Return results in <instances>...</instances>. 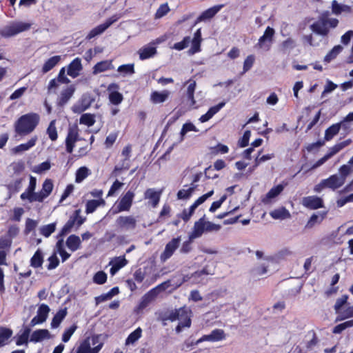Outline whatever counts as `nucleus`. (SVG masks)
<instances>
[{
    "instance_id": "f257e3e1",
    "label": "nucleus",
    "mask_w": 353,
    "mask_h": 353,
    "mask_svg": "<svg viewBox=\"0 0 353 353\" xmlns=\"http://www.w3.org/2000/svg\"><path fill=\"white\" fill-rule=\"evenodd\" d=\"M39 121V116L36 113H29L21 116L14 125L15 132L19 135L31 133Z\"/></svg>"
},
{
    "instance_id": "f03ea898",
    "label": "nucleus",
    "mask_w": 353,
    "mask_h": 353,
    "mask_svg": "<svg viewBox=\"0 0 353 353\" xmlns=\"http://www.w3.org/2000/svg\"><path fill=\"white\" fill-rule=\"evenodd\" d=\"M339 21L336 19H330L327 14H322L319 20L311 25V29L313 32L323 36L327 35L329 32V28H335L337 26Z\"/></svg>"
},
{
    "instance_id": "7ed1b4c3",
    "label": "nucleus",
    "mask_w": 353,
    "mask_h": 353,
    "mask_svg": "<svg viewBox=\"0 0 353 353\" xmlns=\"http://www.w3.org/2000/svg\"><path fill=\"white\" fill-rule=\"evenodd\" d=\"M170 286V281H165L150 290L141 298L139 309L146 307L157 296L160 292L164 291Z\"/></svg>"
},
{
    "instance_id": "20e7f679",
    "label": "nucleus",
    "mask_w": 353,
    "mask_h": 353,
    "mask_svg": "<svg viewBox=\"0 0 353 353\" xmlns=\"http://www.w3.org/2000/svg\"><path fill=\"white\" fill-rule=\"evenodd\" d=\"M97 339L95 337L86 338L79 345L76 353H99L103 346V343H100L95 345Z\"/></svg>"
},
{
    "instance_id": "39448f33",
    "label": "nucleus",
    "mask_w": 353,
    "mask_h": 353,
    "mask_svg": "<svg viewBox=\"0 0 353 353\" xmlns=\"http://www.w3.org/2000/svg\"><path fill=\"white\" fill-rule=\"evenodd\" d=\"M30 28V24L24 22H16L7 26L0 30L3 37H10Z\"/></svg>"
},
{
    "instance_id": "423d86ee",
    "label": "nucleus",
    "mask_w": 353,
    "mask_h": 353,
    "mask_svg": "<svg viewBox=\"0 0 353 353\" xmlns=\"http://www.w3.org/2000/svg\"><path fill=\"white\" fill-rule=\"evenodd\" d=\"M225 339V334L223 330L215 329L213 330L209 334H205L200 339H199L195 343H191L189 344L185 343L187 347H190L193 345H199L203 341L216 342L220 341Z\"/></svg>"
},
{
    "instance_id": "0eeeda50",
    "label": "nucleus",
    "mask_w": 353,
    "mask_h": 353,
    "mask_svg": "<svg viewBox=\"0 0 353 353\" xmlns=\"http://www.w3.org/2000/svg\"><path fill=\"white\" fill-rule=\"evenodd\" d=\"M274 33V30L268 26L265 29L263 34L259 39L255 48L262 49L265 51H268L271 48Z\"/></svg>"
},
{
    "instance_id": "6e6552de",
    "label": "nucleus",
    "mask_w": 353,
    "mask_h": 353,
    "mask_svg": "<svg viewBox=\"0 0 353 353\" xmlns=\"http://www.w3.org/2000/svg\"><path fill=\"white\" fill-rule=\"evenodd\" d=\"M187 85L185 92V103L190 109H194L199 107L196 101L194 99V92L196 83L194 80L190 79L184 83V86Z\"/></svg>"
},
{
    "instance_id": "1a4fd4ad",
    "label": "nucleus",
    "mask_w": 353,
    "mask_h": 353,
    "mask_svg": "<svg viewBox=\"0 0 353 353\" xmlns=\"http://www.w3.org/2000/svg\"><path fill=\"white\" fill-rule=\"evenodd\" d=\"M181 243V237L173 238L165 246L163 252L160 255L161 262L168 260L178 249Z\"/></svg>"
},
{
    "instance_id": "9d476101",
    "label": "nucleus",
    "mask_w": 353,
    "mask_h": 353,
    "mask_svg": "<svg viewBox=\"0 0 353 353\" xmlns=\"http://www.w3.org/2000/svg\"><path fill=\"white\" fill-rule=\"evenodd\" d=\"M50 311V309L48 305L44 303L41 304L37 310V315L30 321V326L33 327L45 322Z\"/></svg>"
},
{
    "instance_id": "9b49d317",
    "label": "nucleus",
    "mask_w": 353,
    "mask_h": 353,
    "mask_svg": "<svg viewBox=\"0 0 353 353\" xmlns=\"http://www.w3.org/2000/svg\"><path fill=\"white\" fill-rule=\"evenodd\" d=\"M78 127L73 125L69 128L68 135L65 139V148L68 153H72L75 145V143L79 139Z\"/></svg>"
},
{
    "instance_id": "f8f14e48",
    "label": "nucleus",
    "mask_w": 353,
    "mask_h": 353,
    "mask_svg": "<svg viewBox=\"0 0 353 353\" xmlns=\"http://www.w3.org/2000/svg\"><path fill=\"white\" fill-rule=\"evenodd\" d=\"M134 192L129 190L120 199L117 205V212H121L123 211L130 210L132 201L134 197Z\"/></svg>"
},
{
    "instance_id": "ddd939ff",
    "label": "nucleus",
    "mask_w": 353,
    "mask_h": 353,
    "mask_svg": "<svg viewBox=\"0 0 353 353\" xmlns=\"http://www.w3.org/2000/svg\"><path fill=\"white\" fill-rule=\"evenodd\" d=\"M118 19L116 17H112L108 19L105 23L97 26V27L92 29L88 34L86 36V39H91L98 35L101 34L105 32L113 23L117 21Z\"/></svg>"
},
{
    "instance_id": "4468645a",
    "label": "nucleus",
    "mask_w": 353,
    "mask_h": 353,
    "mask_svg": "<svg viewBox=\"0 0 353 353\" xmlns=\"http://www.w3.org/2000/svg\"><path fill=\"white\" fill-rule=\"evenodd\" d=\"M301 203L304 207L310 210H316L323 207V199L316 196L303 197Z\"/></svg>"
},
{
    "instance_id": "2eb2a0df",
    "label": "nucleus",
    "mask_w": 353,
    "mask_h": 353,
    "mask_svg": "<svg viewBox=\"0 0 353 353\" xmlns=\"http://www.w3.org/2000/svg\"><path fill=\"white\" fill-rule=\"evenodd\" d=\"M119 88V86L116 83H112L108 86L107 90L110 92L109 99L114 105L120 104L123 99L122 94L117 91Z\"/></svg>"
},
{
    "instance_id": "dca6fc26",
    "label": "nucleus",
    "mask_w": 353,
    "mask_h": 353,
    "mask_svg": "<svg viewBox=\"0 0 353 353\" xmlns=\"http://www.w3.org/2000/svg\"><path fill=\"white\" fill-rule=\"evenodd\" d=\"M205 216L203 215L194 224L192 232L189 234V239L190 241H193L195 239L199 238L202 236L205 230Z\"/></svg>"
},
{
    "instance_id": "f3484780",
    "label": "nucleus",
    "mask_w": 353,
    "mask_h": 353,
    "mask_svg": "<svg viewBox=\"0 0 353 353\" xmlns=\"http://www.w3.org/2000/svg\"><path fill=\"white\" fill-rule=\"evenodd\" d=\"M117 225L124 230H133L136 228L137 220L132 216H120L117 220Z\"/></svg>"
},
{
    "instance_id": "a211bd4d",
    "label": "nucleus",
    "mask_w": 353,
    "mask_h": 353,
    "mask_svg": "<svg viewBox=\"0 0 353 353\" xmlns=\"http://www.w3.org/2000/svg\"><path fill=\"white\" fill-rule=\"evenodd\" d=\"M162 190L157 191L154 188H148L144 193V199L149 201V204L156 208L160 201Z\"/></svg>"
},
{
    "instance_id": "6ab92c4d",
    "label": "nucleus",
    "mask_w": 353,
    "mask_h": 353,
    "mask_svg": "<svg viewBox=\"0 0 353 353\" xmlns=\"http://www.w3.org/2000/svg\"><path fill=\"white\" fill-rule=\"evenodd\" d=\"M157 48L154 43H148L141 47L137 52L139 59L145 60L153 57L157 54Z\"/></svg>"
},
{
    "instance_id": "aec40b11",
    "label": "nucleus",
    "mask_w": 353,
    "mask_h": 353,
    "mask_svg": "<svg viewBox=\"0 0 353 353\" xmlns=\"http://www.w3.org/2000/svg\"><path fill=\"white\" fill-rule=\"evenodd\" d=\"M53 189V183L52 180L46 179L43 183L42 189L40 192H37V201L42 202L46 198H47Z\"/></svg>"
},
{
    "instance_id": "412c9836",
    "label": "nucleus",
    "mask_w": 353,
    "mask_h": 353,
    "mask_svg": "<svg viewBox=\"0 0 353 353\" xmlns=\"http://www.w3.org/2000/svg\"><path fill=\"white\" fill-rule=\"evenodd\" d=\"M325 181L327 184V188L332 190L341 188L345 183L343 178L340 177L337 174L331 175L327 179H325Z\"/></svg>"
},
{
    "instance_id": "4be33fe9",
    "label": "nucleus",
    "mask_w": 353,
    "mask_h": 353,
    "mask_svg": "<svg viewBox=\"0 0 353 353\" xmlns=\"http://www.w3.org/2000/svg\"><path fill=\"white\" fill-rule=\"evenodd\" d=\"M74 92L75 87L73 85H70L67 88L62 90L58 100V105L59 106L65 105L72 97Z\"/></svg>"
},
{
    "instance_id": "5701e85b",
    "label": "nucleus",
    "mask_w": 353,
    "mask_h": 353,
    "mask_svg": "<svg viewBox=\"0 0 353 353\" xmlns=\"http://www.w3.org/2000/svg\"><path fill=\"white\" fill-rule=\"evenodd\" d=\"M91 103L92 101L89 97H83L78 103L72 107V110L74 113L80 114L89 108Z\"/></svg>"
},
{
    "instance_id": "b1692460",
    "label": "nucleus",
    "mask_w": 353,
    "mask_h": 353,
    "mask_svg": "<svg viewBox=\"0 0 353 353\" xmlns=\"http://www.w3.org/2000/svg\"><path fill=\"white\" fill-rule=\"evenodd\" d=\"M82 70L81 61L79 58L74 59L68 66V74L72 78L79 76Z\"/></svg>"
},
{
    "instance_id": "393cba45",
    "label": "nucleus",
    "mask_w": 353,
    "mask_h": 353,
    "mask_svg": "<svg viewBox=\"0 0 353 353\" xmlns=\"http://www.w3.org/2000/svg\"><path fill=\"white\" fill-rule=\"evenodd\" d=\"M114 66L112 60H105L98 62L93 67L92 73L97 74L107 70H114Z\"/></svg>"
},
{
    "instance_id": "a878e982",
    "label": "nucleus",
    "mask_w": 353,
    "mask_h": 353,
    "mask_svg": "<svg viewBox=\"0 0 353 353\" xmlns=\"http://www.w3.org/2000/svg\"><path fill=\"white\" fill-rule=\"evenodd\" d=\"M37 137L31 138L27 143H21L12 149V152L14 154H21L23 152L29 150L34 147L37 143Z\"/></svg>"
},
{
    "instance_id": "bb28decb",
    "label": "nucleus",
    "mask_w": 353,
    "mask_h": 353,
    "mask_svg": "<svg viewBox=\"0 0 353 353\" xmlns=\"http://www.w3.org/2000/svg\"><path fill=\"white\" fill-rule=\"evenodd\" d=\"M50 338V334L48 330L40 329L35 330L32 332L30 336V341L38 343L43 339H48Z\"/></svg>"
},
{
    "instance_id": "cd10ccee",
    "label": "nucleus",
    "mask_w": 353,
    "mask_h": 353,
    "mask_svg": "<svg viewBox=\"0 0 353 353\" xmlns=\"http://www.w3.org/2000/svg\"><path fill=\"white\" fill-rule=\"evenodd\" d=\"M225 105V102H221L218 105L211 107L205 114H203L199 118V121L201 123H205L209 121L215 114H216L222 108H223Z\"/></svg>"
},
{
    "instance_id": "c85d7f7f",
    "label": "nucleus",
    "mask_w": 353,
    "mask_h": 353,
    "mask_svg": "<svg viewBox=\"0 0 353 353\" xmlns=\"http://www.w3.org/2000/svg\"><path fill=\"white\" fill-rule=\"evenodd\" d=\"M170 94V92L168 90H163L162 92L154 91L150 95V100L153 103H163L168 99Z\"/></svg>"
},
{
    "instance_id": "c756f323",
    "label": "nucleus",
    "mask_w": 353,
    "mask_h": 353,
    "mask_svg": "<svg viewBox=\"0 0 353 353\" xmlns=\"http://www.w3.org/2000/svg\"><path fill=\"white\" fill-rule=\"evenodd\" d=\"M214 194V191L211 190L209 192L202 195L199 198H198L194 203L189 208L188 210V214L192 216V215L194 214L195 210L197 208V207L202 203H203L209 197L212 196Z\"/></svg>"
},
{
    "instance_id": "7c9ffc66",
    "label": "nucleus",
    "mask_w": 353,
    "mask_h": 353,
    "mask_svg": "<svg viewBox=\"0 0 353 353\" xmlns=\"http://www.w3.org/2000/svg\"><path fill=\"white\" fill-rule=\"evenodd\" d=\"M214 194V191L211 190L209 192L202 195L199 198H198L194 203L189 208L188 210V214L192 216V215L194 214L195 210L197 208V207L202 203H203L209 197L212 196Z\"/></svg>"
},
{
    "instance_id": "2f4dec72",
    "label": "nucleus",
    "mask_w": 353,
    "mask_h": 353,
    "mask_svg": "<svg viewBox=\"0 0 353 353\" xmlns=\"http://www.w3.org/2000/svg\"><path fill=\"white\" fill-rule=\"evenodd\" d=\"M223 5H217L205 10L198 18V21H205L212 18L222 8Z\"/></svg>"
},
{
    "instance_id": "473e14b6",
    "label": "nucleus",
    "mask_w": 353,
    "mask_h": 353,
    "mask_svg": "<svg viewBox=\"0 0 353 353\" xmlns=\"http://www.w3.org/2000/svg\"><path fill=\"white\" fill-rule=\"evenodd\" d=\"M117 72L123 77L132 76L135 73L134 64L128 63L121 65L118 67Z\"/></svg>"
},
{
    "instance_id": "72a5a7b5",
    "label": "nucleus",
    "mask_w": 353,
    "mask_h": 353,
    "mask_svg": "<svg viewBox=\"0 0 353 353\" xmlns=\"http://www.w3.org/2000/svg\"><path fill=\"white\" fill-rule=\"evenodd\" d=\"M61 61V56L56 55L48 59L42 67V72L47 73L52 68H54Z\"/></svg>"
},
{
    "instance_id": "f704fd0d",
    "label": "nucleus",
    "mask_w": 353,
    "mask_h": 353,
    "mask_svg": "<svg viewBox=\"0 0 353 353\" xmlns=\"http://www.w3.org/2000/svg\"><path fill=\"white\" fill-rule=\"evenodd\" d=\"M81 243V241L79 236L72 234L67 239L66 245L69 250L72 252H74L80 248Z\"/></svg>"
},
{
    "instance_id": "c9c22d12",
    "label": "nucleus",
    "mask_w": 353,
    "mask_h": 353,
    "mask_svg": "<svg viewBox=\"0 0 353 353\" xmlns=\"http://www.w3.org/2000/svg\"><path fill=\"white\" fill-rule=\"evenodd\" d=\"M67 315V308L65 307L63 309L59 310L57 314L54 316L52 318V322H51V327L52 328H57L59 326L61 321L64 319V318Z\"/></svg>"
},
{
    "instance_id": "e433bc0d",
    "label": "nucleus",
    "mask_w": 353,
    "mask_h": 353,
    "mask_svg": "<svg viewBox=\"0 0 353 353\" xmlns=\"http://www.w3.org/2000/svg\"><path fill=\"white\" fill-rule=\"evenodd\" d=\"M119 290L118 287L112 288L108 292L103 294L99 296L95 297L96 303L98 305L100 303L111 299L114 296L119 294Z\"/></svg>"
},
{
    "instance_id": "4c0bfd02",
    "label": "nucleus",
    "mask_w": 353,
    "mask_h": 353,
    "mask_svg": "<svg viewBox=\"0 0 353 353\" xmlns=\"http://www.w3.org/2000/svg\"><path fill=\"white\" fill-rule=\"evenodd\" d=\"M197 185L191 183L190 186H189L188 188L181 189L177 192V199H188L193 192H194L195 189L196 188Z\"/></svg>"
},
{
    "instance_id": "58836bf2",
    "label": "nucleus",
    "mask_w": 353,
    "mask_h": 353,
    "mask_svg": "<svg viewBox=\"0 0 353 353\" xmlns=\"http://www.w3.org/2000/svg\"><path fill=\"white\" fill-rule=\"evenodd\" d=\"M340 131L339 124L334 123L327 128L325 131L324 139L329 141L332 140Z\"/></svg>"
},
{
    "instance_id": "ea45409f",
    "label": "nucleus",
    "mask_w": 353,
    "mask_h": 353,
    "mask_svg": "<svg viewBox=\"0 0 353 353\" xmlns=\"http://www.w3.org/2000/svg\"><path fill=\"white\" fill-rule=\"evenodd\" d=\"M43 263V252L38 249L30 259V265L34 268L41 267Z\"/></svg>"
},
{
    "instance_id": "a19ab883",
    "label": "nucleus",
    "mask_w": 353,
    "mask_h": 353,
    "mask_svg": "<svg viewBox=\"0 0 353 353\" xmlns=\"http://www.w3.org/2000/svg\"><path fill=\"white\" fill-rule=\"evenodd\" d=\"M130 166V160L128 158L123 157L114 167L112 174L117 175L121 171L128 170Z\"/></svg>"
},
{
    "instance_id": "79ce46f5",
    "label": "nucleus",
    "mask_w": 353,
    "mask_h": 353,
    "mask_svg": "<svg viewBox=\"0 0 353 353\" xmlns=\"http://www.w3.org/2000/svg\"><path fill=\"white\" fill-rule=\"evenodd\" d=\"M274 219H285L290 216V214L285 208L274 210L270 213Z\"/></svg>"
},
{
    "instance_id": "37998d69",
    "label": "nucleus",
    "mask_w": 353,
    "mask_h": 353,
    "mask_svg": "<svg viewBox=\"0 0 353 353\" xmlns=\"http://www.w3.org/2000/svg\"><path fill=\"white\" fill-rule=\"evenodd\" d=\"M30 331L31 330L30 327H26L23 332L17 336L16 345L18 346L22 345L23 344L27 345Z\"/></svg>"
},
{
    "instance_id": "c03bdc74",
    "label": "nucleus",
    "mask_w": 353,
    "mask_h": 353,
    "mask_svg": "<svg viewBox=\"0 0 353 353\" xmlns=\"http://www.w3.org/2000/svg\"><path fill=\"white\" fill-rule=\"evenodd\" d=\"M105 201L101 200H90L86 203L85 205V212L87 214H90L94 212L96 209L100 206L101 205H103Z\"/></svg>"
},
{
    "instance_id": "a18cd8bd",
    "label": "nucleus",
    "mask_w": 353,
    "mask_h": 353,
    "mask_svg": "<svg viewBox=\"0 0 353 353\" xmlns=\"http://www.w3.org/2000/svg\"><path fill=\"white\" fill-rule=\"evenodd\" d=\"M190 131L194 132H199V130L196 128V127L192 123H185L183 125L181 130L180 132V140L179 141L181 142L184 140V137L185 134Z\"/></svg>"
},
{
    "instance_id": "49530a36",
    "label": "nucleus",
    "mask_w": 353,
    "mask_h": 353,
    "mask_svg": "<svg viewBox=\"0 0 353 353\" xmlns=\"http://www.w3.org/2000/svg\"><path fill=\"white\" fill-rule=\"evenodd\" d=\"M80 124L85 125L88 127L92 126L95 123L94 114L90 113L83 114L79 119Z\"/></svg>"
},
{
    "instance_id": "de8ad7c7",
    "label": "nucleus",
    "mask_w": 353,
    "mask_h": 353,
    "mask_svg": "<svg viewBox=\"0 0 353 353\" xmlns=\"http://www.w3.org/2000/svg\"><path fill=\"white\" fill-rule=\"evenodd\" d=\"M142 330L141 327L137 328L134 331L129 334L125 340V345H130L134 343L141 337Z\"/></svg>"
},
{
    "instance_id": "09e8293b",
    "label": "nucleus",
    "mask_w": 353,
    "mask_h": 353,
    "mask_svg": "<svg viewBox=\"0 0 353 353\" xmlns=\"http://www.w3.org/2000/svg\"><path fill=\"white\" fill-rule=\"evenodd\" d=\"M332 12L335 14H339L342 12H349L350 7L346 5L339 4L334 0L332 3Z\"/></svg>"
},
{
    "instance_id": "8fccbe9b",
    "label": "nucleus",
    "mask_w": 353,
    "mask_h": 353,
    "mask_svg": "<svg viewBox=\"0 0 353 353\" xmlns=\"http://www.w3.org/2000/svg\"><path fill=\"white\" fill-rule=\"evenodd\" d=\"M343 50V47L340 45L334 46L325 57L324 61L326 63L330 62L335 59L336 56Z\"/></svg>"
},
{
    "instance_id": "3c124183",
    "label": "nucleus",
    "mask_w": 353,
    "mask_h": 353,
    "mask_svg": "<svg viewBox=\"0 0 353 353\" xmlns=\"http://www.w3.org/2000/svg\"><path fill=\"white\" fill-rule=\"evenodd\" d=\"M12 334V331L10 329L0 327V347L6 344V341L11 337Z\"/></svg>"
},
{
    "instance_id": "603ef678",
    "label": "nucleus",
    "mask_w": 353,
    "mask_h": 353,
    "mask_svg": "<svg viewBox=\"0 0 353 353\" xmlns=\"http://www.w3.org/2000/svg\"><path fill=\"white\" fill-rule=\"evenodd\" d=\"M284 189V186L279 184L272 188L266 194V198L263 199V202H266V200L273 199L278 196Z\"/></svg>"
},
{
    "instance_id": "864d4df0",
    "label": "nucleus",
    "mask_w": 353,
    "mask_h": 353,
    "mask_svg": "<svg viewBox=\"0 0 353 353\" xmlns=\"http://www.w3.org/2000/svg\"><path fill=\"white\" fill-rule=\"evenodd\" d=\"M75 224V217H70L69 220L66 222V223L63 225L61 230L60 231L58 236H63L66 234L69 233L73 226Z\"/></svg>"
},
{
    "instance_id": "5fc2aeb1",
    "label": "nucleus",
    "mask_w": 353,
    "mask_h": 353,
    "mask_svg": "<svg viewBox=\"0 0 353 353\" xmlns=\"http://www.w3.org/2000/svg\"><path fill=\"white\" fill-rule=\"evenodd\" d=\"M56 229V223H52L41 227L40 233L45 237H49Z\"/></svg>"
},
{
    "instance_id": "6e6d98bb",
    "label": "nucleus",
    "mask_w": 353,
    "mask_h": 353,
    "mask_svg": "<svg viewBox=\"0 0 353 353\" xmlns=\"http://www.w3.org/2000/svg\"><path fill=\"white\" fill-rule=\"evenodd\" d=\"M51 165L50 161H46L43 162L37 165L34 166L32 168V171L37 174H41L46 171H48L50 169Z\"/></svg>"
},
{
    "instance_id": "4d7b16f0",
    "label": "nucleus",
    "mask_w": 353,
    "mask_h": 353,
    "mask_svg": "<svg viewBox=\"0 0 353 353\" xmlns=\"http://www.w3.org/2000/svg\"><path fill=\"white\" fill-rule=\"evenodd\" d=\"M90 174V170L86 167L80 168L76 173V179L75 181L77 183H81Z\"/></svg>"
},
{
    "instance_id": "13d9d810",
    "label": "nucleus",
    "mask_w": 353,
    "mask_h": 353,
    "mask_svg": "<svg viewBox=\"0 0 353 353\" xmlns=\"http://www.w3.org/2000/svg\"><path fill=\"white\" fill-rule=\"evenodd\" d=\"M183 314L184 310L182 308H180L179 310L170 312L164 319L169 320L170 321L180 320Z\"/></svg>"
},
{
    "instance_id": "bf43d9fd",
    "label": "nucleus",
    "mask_w": 353,
    "mask_h": 353,
    "mask_svg": "<svg viewBox=\"0 0 353 353\" xmlns=\"http://www.w3.org/2000/svg\"><path fill=\"white\" fill-rule=\"evenodd\" d=\"M47 134H48L49 138L52 141H56L57 139L58 136L54 120L52 121L50 123L48 128L47 129Z\"/></svg>"
},
{
    "instance_id": "052dcab7",
    "label": "nucleus",
    "mask_w": 353,
    "mask_h": 353,
    "mask_svg": "<svg viewBox=\"0 0 353 353\" xmlns=\"http://www.w3.org/2000/svg\"><path fill=\"white\" fill-rule=\"evenodd\" d=\"M324 219V215L319 216L314 214L305 225L306 228H312L316 223H320Z\"/></svg>"
},
{
    "instance_id": "680f3d73",
    "label": "nucleus",
    "mask_w": 353,
    "mask_h": 353,
    "mask_svg": "<svg viewBox=\"0 0 353 353\" xmlns=\"http://www.w3.org/2000/svg\"><path fill=\"white\" fill-rule=\"evenodd\" d=\"M292 254V252L287 248L279 250L275 255L274 259L277 261L285 259Z\"/></svg>"
},
{
    "instance_id": "e2e57ef3",
    "label": "nucleus",
    "mask_w": 353,
    "mask_h": 353,
    "mask_svg": "<svg viewBox=\"0 0 353 353\" xmlns=\"http://www.w3.org/2000/svg\"><path fill=\"white\" fill-rule=\"evenodd\" d=\"M107 281V274L103 271H99L97 272L94 277H93V281L94 283L101 285L106 282Z\"/></svg>"
},
{
    "instance_id": "0e129e2a",
    "label": "nucleus",
    "mask_w": 353,
    "mask_h": 353,
    "mask_svg": "<svg viewBox=\"0 0 353 353\" xmlns=\"http://www.w3.org/2000/svg\"><path fill=\"white\" fill-rule=\"evenodd\" d=\"M77 328V326L76 325H72L70 327L67 328L62 335L63 342L67 343L70 340V339L71 338L72 335L74 334Z\"/></svg>"
},
{
    "instance_id": "69168bd1",
    "label": "nucleus",
    "mask_w": 353,
    "mask_h": 353,
    "mask_svg": "<svg viewBox=\"0 0 353 353\" xmlns=\"http://www.w3.org/2000/svg\"><path fill=\"white\" fill-rule=\"evenodd\" d=\"M170 8L167 3L161 4L155 13V18L160 19L164 17L166 14H168Z\"/></svg>"
},
{
    "instance_id": "338daca9",
    "label": "nucleus",
    "mask_w": 353,
    "mask_h": 353,
    "mask_svg": "<svg viewBox=\"0 0 353 353\" xmlns=\"http://www.w3.org/2000/svg\"><path fill=\"white\" fill-rule=\"evenodd\" d=\"M128 263V261L125 259V256H119L115 257L113 260L110 262V265H114V266L119 268V269L125 266Z\"/></svg>"
},
{
    "instance_id": "774afa93",
    "label": "nucleus",
    "mask_w": 353,
    "mask_h": 353,
    "mask_svg": "<svg viewBox=\"0 0 353 353\" xmlns=\"http://www.w3.org/2000/svg\"><path fill=\"white\" fill-rule=\"evenodd\" d=\"M190 43V37H185L183 38V39L180 41L177 42L174 44L172 48L175 49L176 50H182L187 48L188 45Z\"/></svg>"
}]
</instances>
